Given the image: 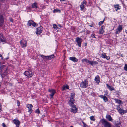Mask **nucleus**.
<instances>
[{"label": "nucleus", "mask_w": 127, "mask_h": 127, "mask_svg": "<svg viewBox=\"0 0 127 127\" xmlns=\"http://www.w3.org/2000/svg\"><path fill=\"white\" fill-rule=\"evenodd\" d=\"M101 122L104 127H111L110 124L104 119L102 120Z\"/></svg>", "instance_id": "2"}, {"label": "nucleus", "mask_w": 127, "mask_h": 127, "mask_svg": "<svg viewBox=\"0 0 127 127\" xmlns=\"http://www.w3.org/2000/svg\"><path fill=\"white\" fill-rule=\"evenodd\" d=\"M37 3H35L33 4H32V7L33 8H37Z\"/></svg>", "instance_id": "24"}, {"label": "nucleus", "mask_w": 127, "mask_h": 127, "mask_svg": "<svg viewBox=\"0 0 127 127\" xmlns=\"http://www.w3.org/2000/svg\"><path fill=\"white\" fill-rule=\"evenodd\" d=\"M60 12V10H59L58 9H54V10H53V12L55 13V12Z\"/></svg>", "instance_id": "32"}, {"label": "nucleus", "mask_w": 127, "mask_h": 127, "mask_svg": "<svg viewBox=\"0 0 127 127\" xmlns=\"http://www.w3.org/2000/svg\"><path fill=\"white\" fill-rule=\"evenodd\" d=\"M91 64H90L92 65H93L94 64H98V63L97 61H91Z\"/></svg>", "instance_id": "23"}, {"label": "nucleus", "mask_w": 127, "mask_h": 127, "mask_svg": "<svg viewBox=\"0 0 127 127\" xmlns=\"http://www.w3.org/2000/svg\"><path fill=\"white\" fill-rule=\"evenodd\" d=\"M31 73L29 72L26 71H25L24 73V74L27 76L28 77H32L33 74V73H32L31 71H30Z\"/></svg>", "instance_id": "6"}, {"label": "nucleus", "mask_w": 127, "mask_h": 127, "mask_svg": "<svg viewBox=\"0 0 127 127\" xmlns=\"http://www.w3.org/2000/svg\"><path fill=\"white\" fill-rule=\"evenodd\" d=\"M73 104H72L71 103V105H70V106H71L72 107V109H75L76 108V106L75 105H72Z\"/></svg>", "instance_id": "30"}, {"label": "nucleus", "mask_w": 127, "mask_h": 127, "mask_svg": "<svg viewBox=\"0 0 127 127\" xmlns=\"http://www.w3.org/2000/svg\"><path fill=\"white\" fill-rule=\"evenodd\" d=\"M17 104H18V106H19L20 104V102L19 101L17 100Z\"/></svg>", "instance_id": "44"}, {"label": "nucleus", "mask_w": 127, "mask_h": 127, "mask_svg": "<svg viewBox=\"0 0 127 127\" xmlns=\"http://www.w3.org/2000/svg\"><path fill=\"white\" fill-rule=\"evenodd\" d=\"M77 109L76 108L75 109H71V112H73V113H75L77 112Z\"/></svg>", "instance_id": "26"}, {"label": "nucleus", "mask_w": 127, "mask_h": 127, "mask_svg": "<svg viewBox=\"0 0 127 127\" xmlns=\"http://www.w3.org/2000/svg\"><path fill=\"white\" fill-rule=\"evenodd\" d=\"M80 7L81 8V10H82L84 9V5H83L81 4V5H80Z\"/></svg>", "instance_id": "31"}, {"label": "nucleus", "mask_w": 127, "mask_h": 127, "mask_svg": "<svg viewBox=\"0 0 127 127\" xmlns=\"http://www.w3.org/2000/svg\"><path fill=\"white\" fill-rule=\"evenodd\" d=\"M41 56L43 59H44L45 58H46V59H47V57H48V56H44L42 55H41Z\"/></svg>", "instance_id": "37"}, {"label": "nucleus", "mask_w": 127, "mask_h": 127, "mask_svg": "<svg viewBox=\"0 0 127 127\" xmlns=\"http://www.w3.org/2000/svg\"><path fill=\"white\" fill-rule=\"evenodd\" d=\"M2 126H3V127H6V126L4 123H2Z\"/></svg>", "instance_id": "45"}, {"label": "nucleus", "mask_w": 127, "mask_h": 127, "mask_svg": "<svg viewBox=\"0 0 127 127\" xmlns=\"http://www.w3.org/2000/svg\"><path fill=\"white\" fill-rule=\"evenodd\" d=\"M124 69L126 70H127V64H125Z\"/></svg>", "instance_id": "38"}, {"label": "nucleus", "mask_w": 127, "mask_h": 127, "mask_svg": "<svg viewBox=\"0 0 127 127\" xmlns=\"http://www.w3.org/2000/svg\"><path fill=\"white\" fill-rule=\"evenodd\" d=\"M42 27L40 26L37 28V31L36 32V34H40L41 33V31L42 30Z\"/></svg>", "instance_id": "12"}, {"label": "nucleus", "mask_w": 127, "mask_h": 127, "mask_svg": "<svg viewBox=\"0 0 127 127\" xmlns=\"http://www.w3.org/2000/svg\"><path fill=\"white\" fill-rule=\"evenodd\" d=\"M125 32L127 33V31H126Z\"/></svg>", "instance_id": "55"}, {"label": "nucleus", "mask_w": 127, "mask_h": 127, "mask_svg": "<svg viewBox=\"0 0 127 127\" xmlns=\"http://www.w3.org/2000/svg\"><path fill=\"white\" fill-rule=\"evenodd\" d=\"M101 95H101V96H100V97H102V98H103V96H101Z\"/></svg>", "instance_id": "53"}, {"label": "nucleus", "mask_w": 127, "mask_h": 127, "mask_svg": "<svg viewBox=\"0 0 127 127\" xmlns=\"http://www.w3.org/2000/svg\"><path fill=\"white\" fill-rule=\"evenodd\" d=\"M122 29V26L121 25H119L116 30V34H118L121 31Z\"/></svg>", "instance_id": "10"}, {"label": "nucleus", "mask_w": 127, "mask_h": 127, "mask_svg": "<svg viewBox=\"0 0 127 127\" xmlns=\"http://www.w3.org/2000/svg\"><path fill=\"white\" fill-rule=\"evenodd\" d=\"M85 46H86L87 44V43H85Z\"/></svg>", "instance_id": "51"}, {"label": "nucleus", "mask_w": 127, "mask_h": 127, "mask_svg": "<svg viewBox=\"0 0 127 127\" xmlns=\"http://www.w3.org/2000/svg\"><path fill=\"white\" fill-rule=\"evenodd\" d=\"M106 118L109 121H112L113 120L112 118L109 115H107L106 116Z\"/></svg>", "instance_id": "18"}, {"label": "nucleus", "mask_w": 127, "mask_h": 127, "mask_svg": "<svg viewBox=\"0 0 127 127\" xmlns=\"http://www.w3.org/2000/svg\"><path fill=\"white\" fill-rule=\"evenodd\" d=\"M101 96L103 97V99L106 102L108 101V99L106 96H104L103 95H102Z\"/></svg>", "instance_id": "28"}, {"label": "nucleus", "mask_w": 127, "mask_h": 127, "mask_svg": "<svg viewBox=\"0 0 127 127\" xmlns=\"http://www.w3.org/2000/svg\"><path fill=\"white\" fill-rule=\"evenodd\" d=\"M105 20V19H104V20L103 21H100L99 22V25H101L103 23Z\"/></svg>", "instance_id": "35"}, {"label": "nucleus", "mask_w": 127, "mask_h": 127, "mask_svg": "<svg viewBox=\"0 0 127 127\" xmlns=\"http://www.w3.org/2000/svg\"><path fill=\"white\" fill-rule=\"evenodd\" d=\"M92 25H93L92 24L91 25H90V26L91 27L92 26Z\"/></svg>", "instance_id": "52"}, {"label": "nucleus", "mask_w": 127, "mask_h": 127, "mask_svg": "<svg viewBox=\"0 0 127 127\" xmlns=\"http://www.w3.org/2000/svg\"><path fill=\"white\" fill-rule=\"evenodd\" d=\"M4 66H1L0 69V74L1 75L2 78L5 77V76L7 75V72L6 71L7 68L4 67Z\"/></svg>", "instance_id": "1"}, {"label": "nucleus", "mask_w": 127, "mask_h": 127, "mask_svg": "<svg viewBox=\"0 0 127 127\" xmlns=\"http://www.w3.org/2000/svg\"><path fill=\"white\" fill-rule=\"evenodd\" d=\"M11 21H12V20H11Z\"/></svg>", "instance_id": "59"}, {"label": "nucleus", "mask_w": 127, "mask_h": 127, "mask_svg": "<svg viewBox=\"0 0 127 127\" xmlns=\"http://www.w3.org/2000/svg\"><path fill=\"white\" fill-rule=\"evenodd\" d=\"M32 25L34 27H35L37 26L36 23L33 21L32 23Z\"/></svg>", "instance_id": "33"}, {"label": "nucleus", "mask_w": 127, "mask_h": 127, "mask_svg": "<svg viewBox=\"0 0 127 127\" xmlns=\"http://www.w3.org/2000/svg\"><path fill=\"white\" fill-rule=\"evenodd\" d=\"M88 127V125L85 124L83 125V127Z\"/></svg>", "instance_id": "46"}, {"label": "nucleus", "mask_w": 127, "mask_h": 127, "mask_svg": "<svg viewBox=\"0 0 127 127\" xmlns=\"http://www.w3.org/2000/svg\"><path fill=\"white\" fill-rule=\"evenodd\" d=\"M82 41V40L81 38L77 37L76 38V41L77 42L78 46L80 47H81V43Z\"/></svg>", "instance_id": "5"}, {"label": "nucleus", "mask_w": 127, "mask_h": 127, "mask_svg": "<svg viewBox=\"0 0 127 127\" xmlns=\"http://www.w3.org/2000/svg\"><path fill=\"white\" fill-rule=\"evenodd\" d=\"M90 119L93 121H94L95 120V119L94 118V116H92L90 117Z\"/></svg>", "instance_id": "34"}, {"label": "nucleus", "mask_w": 127, "mask_h": 127, "mask_svg": "<svg viewBox=\"0 0 127 127\" xmlns=\"http://www.w3.org/2000/svg\"><path fill=\"white\" fill-rule=\"evenodd\" d=\"M106 85L107 87L111 91H112L114 90V88L112 86H109L108 84H107Z\"/></svg>", "instance_id": "22"}, {"label": "nucleus", "mask_w": 127, "mask_h": 127, "mask_svg": "<svg viewBox=\"0 0 127 127\" xmlns=\"http://www.w3.org/2000/svg\"><path fill=\"white\" fill-rule=\"evenodd\" d=\"M11 21H12V20H11Z\"/></svg>", "instance_id": "58"}, {"label": "nucleus", "mask_w": 127, "mask_h": 127, "mask_svg": "<svg viewBox=\"0 0 127 127\" xmlns=\"http://www.w3.org/2000/svg\"><path fill=\"white\" fill-rule=\"evenodd\" d=\"M66 88L67 89H69V86L67 85L66 86Z\"/></svg>", "instance_id": "47"}, {"label": "nucleus", "mask_w": 127, "mask_h": 127, "mask_svg": "<svg viewBox=\"0 0 127 127\" xmlns=\"http://www.w3.org/2000/svg\"><path fill=\"white\" fill-rule=\"evenodd\" d=\"M103 27H104V26H102L101 27V29L100 30L99 33L100 34H103V33L104 31L103 29Z\"/></svg>", "instance_id": "21"}, {"label": "nucleus", "mask_w": 127, "mask_h": 127, "mask_svg": "<svg viewBox=\"0 0 127 127\" xmlns=\"http://www.w3.org/2000/svg\"><path fill=\"white\" fill-rule=\"evenodd\" d=\"M4 22V18L3 16L2 15H0V27L2 26Z\"/></svg>", "instance_id": "13"}, {"label": "nucleus", "mask_w": 127, "mask_h": 127, "mask_svg": "<svg viewBox=\"0 0 127 127\" xmlns=\"http://www.w3.org/2000/svg\"><path fill=\"white\" fill-rule=\"evenodd\" d=\"M82 123L83 124V125L85 124V123H84V122L83 121H82Z\"/></svg>", "instance_id": "50"}, {"label": "nucleus", "mask_w": 127, "mask_h": 127, "mask_svg": "<svg viewBox=\"0 0 127 127\" xmlns=\"http://www.w3.org/2000/svg\"><path fill=\"white\" fill-rule=\"evenodd\" d=\"M35 112L38 114L40 113V111L38 109H37L35 111Z\"/></svg>", "instance_id": "40"}, {"label": "nucleus", "mask_w": 127, "mask_h": 127, "mask_svg": "<svg viewBox=\"0 0 127 127\" xmlns=\"http://www.w3.org/2000/svg\"><path fill=\"white\" fill-rule=\"evenodd\" d=\"M70 127H73L72 126H71Z\"/></svg>", "instance_id": "56"}, {"label": "nucleus", "mask_w": 127, "mask_h": 127, "mask_svg": "<svg viewBox=\"0 0 127 127\" xmlns=\"http://www.w3.org/2000/svg\"><path fill=\"white\" fill-rule=\"evenodd\" d=\"M61 1H65V0H60Z\"/></svg>", "instance_id": "49"}, {"label": "nucleus", "mask_w": 127, "mask_h": 127, "mask_svg": "<svg viewBox=\"0 0 127 127\" xmlns=\"http://www.w3.org/2000/svg\"><path fill=\"white\" fill-rule=\"evenodd\" d=\"M48 57H47V59L50 60L51 59H54V56L53 55H51L49 56H47Z\"/></svg>", "instance_id": "20"}, {"label": "nucleus", "mask_w": 127, "mask_h": 127, "mask_svg": "<svg viewBox=\"0 0 127 127\" xmlns=\"http://www.w3.org/2000/svg\"><path fill=\"white\" fill-rule=\"evenodd\" d=\"M95 80L97 83H99L100 82V78L98 75L97 76L95 79Z\"/></svg>", "instance_id": "17"}, {"label": "nucleus", "mask_w": 127, "mask_h": 127, "mask_svg": "<svg viewBox=\"0 0 127 127\" xmlns=\"http://www.w3.org/2000/svg\"><path fill=\"white\" fill-rule=\"evenodd\" d=\"M5 39L3 37L2 35L0 34V41L4 42H5Z\"/></svg>", "instance_id": "19"}, {"label": "nucleus", "mask_w": 127, "mask_h": 127, "mask_svg": "<svg viewBox=\"0 0 127 127\" xmlns=\"http://www.w3.org/2000/svg\"><path fill=\"white\" fill-rule=\"evenodd\" d=\"M66 88V86L65 85H64L62 89L63 91H64L65 90Z\"/></svg>", "instance_id": "39"}, {"label": "nucleus", "mask_w": 127, "mask_h": 127, "mask_svg": "<svg viewBox=\"0 0 127 127\" xmlns=\"http://www.w3.org/2000/svg\"><path fill=\"white\" fill-rule=\"evenodd\" d=\"M119 5H114V7L115 8H117V9L116 10V11H117L118 9H119L120 8H119Z\"/></svg>", "instance_id": "29"}, {"label": "nucleus", "mask_w": 127, "mask_h": 127, "mask_svg": "<svg viewBox=\"0 0 127 127\" xmlns=\"http://www.w3.org/2000/svg\"><path fill=\"white\" fill-rule=\"evenodd\" d=\"M27 108L28 109V112L30 113V114H31L32 111H33L31 108L33 107V106L31 104H27Z\"/></svg>", "instance_id": "7"}, {"label": "nucleus", "mask_w": 127, "mask_h": 127, "mask_svg": "<svg viewBox=\"0 0 127 127\" xmlns=\"http://www.w3.org/2000/svg\"><path fill=\"white\" fill-rule=\"evenodd\" d=\"M121 57H123V55H122V54H121Z\"/></svg>", "instance_id": "54"}, {"label": "nucleus", "mask_w": 127, "mask_h": 127, "mask_svg": "<svg viewBox=\"0 0 127 127\" xmlns=\"http://www.w3.org/2000/svg\"><path fill=\"white\" fill-rule=\"evenodd\" d=\"M20 43L22 47H26L27 43V42L26 41L24 40H22L20 41Z\"/></svg>", "instance_id": "14"}, {"label": "nucleus", "mask_w": 127, "mask_h": 127, "mask_svg": "<svg viewBox=\"0 0 127 127\" xmlns=\"http://www.w3.org/2000/svg\"><path fill=\"white\" fill-rule=\"evenodd\" d=\"M70 59L74 62H77L78 60L75 57H71L69 58Z\"/></svg>", "instance_id": "16"}, {"label": "nucleus", "mask_w": 127, "mask_h": 127, "mask_svg": "<svg viewBox=\"0 0 127 127\" xmlns=\"http://www.w3.org/2000/svg\"><path fill=\"white\" fill-rule=\"evenodd\" d=\"M53 28H54V29H56L57 28V25H56L55 24H54L53 25Z\"/></svg>", "instance_id": "41"}, {"label": "nucleus", "mask_w": 127, "mask_h": 127, "mask_svg": "<svg viewBox=\"0 0 127 127\" xmlns=\"http://www.w3.org/2000/svg\"><path fill=\"white\" fill-rule=\"evenodd\" d=\"M1 110V109L0 108V110Z\"/></svg>", "instance_id": "57"}, {"label": "nucleus", "mask_w": 127, "mask_h": 127, "mask_svg": "<svg viewBox=\"0 0 127 127\" xmlns=\"http://www.w3.org/2000/svg\"><path fill=\"white\" fill-rule=\"evenodd\" d=\"M101 56L103 58H105L107 60H109L110 59V57L109 56H107L106 54L105 53H102L101 54Z\"/></svg>", "instance_id": "15"}, {"label": "nucleus", "mask_w": 127, "mask_h": 127, "mask_svg": "<svg viewBox=\"0 0 127 127\" xmlns=\"http://www.w3.org/2000/svg\"><path fill=\"white\" fill-rule=\"evenodd\" d=\"M84 61L85 62H88L89 63V64H91V61H90L89 60H88L87 59H83L82 60V62H84Z\"/></svg>", "instance_id": "25"}, {"label": "nucleus", "mask_w": 127, "mask_h": 127, "mask_svg": "<svg viewBox=\"0 0 127 127\" xmlns=\"http://www.w3.org/2000/svg\"><path fill=\"white\" fill-rule=\"evenodd\" d=\"M86 3V2L85 0H84L83 1V2H82L81 4L83 5L84 4H85Z\"/></svg>", "instance_id": "43"}, {"label": "nucleus", "mask_w": 127, "mask_h": 127, "mask_svg": "<svg viewBox=\"0 0 127 127\" xmlns=\"http://www.w3.org/2000/svg\"><path fill=\"white\" fill-rule=\"evenodd\" d=\"M75 94L74 93H72L71 95V97H70V100L69 101V104L71 105V103L73 104L74 103L75 100L74 99V97Z\"/></svg>", "instance_id": "3"}, {"label": "nucleus", "mask_w": 127, "mask_h": 127, "mask_svg": "<svg viewBox=\"0 0 127 127\" xmlns=\"http://www.w3.org/2000/svg\"><path fill=\"white\" fill-rule=\"evenodd\" d=\"M115 101L116 102L118 103L119 104H120L121 102V101L120 100H119L118 99H115Z\"/></svg>", "instance_id": "36"}, {"label": "nucleus", "mask_w": 127, "mask_h": 127, "mask_svg": "<svg viewBox=\"0 0 127 127\" xmlns=\"http://www.w3.org/2000/svg\"><path fill=\"white\" fill-rule=\"evenodd\" d=\"M88 84V81L86 80H85L84 81H83L80 84V87L82 88H86L87 87Z\"/></svg>", "instance_id": "4"}, {"label": "nucleus", "mask_w": 127, "mask_h": 127, "mask_svg": "<svg viewBox=\"0 0 127 127\" xmlns=\"http://www.w3.org/2000/svg\"><path fill=\"white\" fill-rule=\"evenodd\" d=\"M13 122L16 125V126L18 127L19 126L20 124V122L18 119H15L13 121Z\"/></svg>", "instance_id": "9"}, {"label": "nucleus", "mask_w": 127, "mask_h": 127, "mask_svg": "<svg viewBox=\"0 0 127 127\" xmlns=\"http://www.w3.org/2000/svg\"><path fill=\"white\" fill-rule=\"evenodd\" d=\"M33 22V21L32 20H30L28 22L27 25L28 26H30L31 25H32V23Z\"/></svg>", "instance_id": "27"}, {"label": "nucleus", "mask_w": 127, "mask_h": 127, "mask_svg": "<svg viewBox=\"0 0 127 127\" xmlns=\"http://www.w3.org/2000/svg\"><path fill=\"white\" fill-rule=\"evenodd\" d=\"M0 57H2V59H3V57H2V55L1 54H0Z\"/></svg>", "instance_id": "48"}, {"label": "nucleus", "mask_w": 127, "mask_h": 127, "mask_svg": "<svg viewBox=\"0 0 127 127\" xmlns=\"http://www.w3.org/2000/svg\"><path fill=\"white\" fill-rule=\"evenodd\" d=\"M117 109L119 112L122 114H123L127 112L126 110H124L123 109H121L119 107H118Z\"/></svg>", "instance_id": "8"}, {"label": "nucleus", "mask_w": 127, "mask_h": 127, "mask_svg": "<svg viewBox=\"0 0 127 127\" xmlns=\"http://www.w3.org/2000/svg\"><path fill=\"white\" fill-rule=\"evenodd\" d=\"M49 91L51 93L49 95H50L51 98H53V96L55 93V91L53 89H49Z\"/></svg>", "instance_id": "11"}, {"label": "nucleus", "mask_w": 127, "mask_h": 127, "mask_svg": "<svg viewBox=\"0 0 127 127\" xmlns=\"http://www.w3.org/2000/svg\"><path fill=\"white\" fill-rule=\"evenodd\" d=\"M95 35L94 34H92L91 35L92 37H93L94 38H96V37L95 36Z\"/></svg>", "instance_id": "42"}]
</instances>
